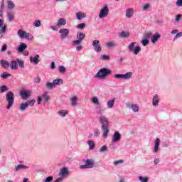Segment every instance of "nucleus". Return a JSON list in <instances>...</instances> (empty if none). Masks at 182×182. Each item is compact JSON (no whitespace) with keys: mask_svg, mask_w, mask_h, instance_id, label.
<instances>
[{"mask_svg":"<svg viewBox=\"0 0 182 182\" xmlns=\"http://www.w3.org/2000/svg\"><path fill=\"white\" fill-rule=\"evenodd\" d=\"M99 122L102 124V130L103 132L102 137L103 139H107V135L109 134V119L105 116H100L99 118Z\"/></svg>","mask_w":182,"mask_h":182,"instance_id":"nucleus-1","label":"nucleus"},{"mask_svg":"<svg viewBox=\"0 0 182 182\" xmlns=\"http://www.w3.org/2000/svg\"><path fill=\"white\" fill-rule=\"evenodd\" d=\"M112 73V70L109 69H107L106 68H103L99 70V71L95 75V77L97 79H106L107 76H109V75Z\"/></svg>","mask_w":182,"mask_h":182,"instance_id":"nucleus-2","label":"nucleus"},{"mask_svg":"<svg viewBox=\"0 0 182 182\" xmlns=\"http://www.w3.org/2000/svg\"><path fill=\"white\" fill-rule=\"evenodd\" d=\"M6 100L7 102L6 109L9 110L15 103V94H14V92L10 91L6 94Z\"/></svg>","mask_w":182,"mask_h":182,"instance_id":"nucleus-3","label":"nucleus"},{"mask_svg":"<svg viewBox=\"0 0 182 182\" xmlns=\"http://www.w3.org/2000/svg\"><path fill=\"white\" fill-rule=\"evenodd\" d=\"M137 45L136 42H132L128 46V50L130 52H133L134 55H139L141 50V48Z\"/></svg>","mask_w":182,"mask_h":182,"instance_id":"nucleus-4","label":"nucleus"},{"mask_svg":"<svg viewBox=\"0 0 182 182\" xmlns=\"http://www.w3.org/2000/svg\"><path fill=\"white\" fill-rule=\"evenodd\" d=\"M17 35L21 39H27V41H32V38H33V36L31 35V33H27L23 30H18L17 31Z\"/></svg>","mask_w":182,"mask_h":182,"instance_id":"nucleus-5","label":"nucleus"},{"mask_svg":"<svg viewBox=\"0 0 182 182\" xmlns=\"http://www.w3.org/2000/svg\"><path fill=\"white\" fill-rule=\"evenodd\" d=\"M85 164V165H81L80 166V168L81 169H85V168H93L95 166V160L93 159H87L84 161Z\"/></svg>","mask_w":182,"mask_h":182,"instance_id":"nucleus-6","label":"nucleus"},{"mask_svg":"<svg viewBox=\"0 0 182 182\" xmlns=\"http://www.w3.org/2000/svg\"><path fill=\"white\" fill-rule=\"evenodd\" d=\"M107 15H109V7L105 4L100 11L99 18L103 19V18H107Z\"/></svg>","mask_w":182,"mask_h":182,"instance_id":"nucleus-7","label":"nucleus"},{"mask_svg":"<svg viewBox=\"0 0 182 182\" xmlns=\"http://www.w3.org/2000/svg\"><path fill=\"white\" fill-rule=\"evenodd\" d=\"M92 46L94 47V50L95 52L98 53L102 52V46H100V42L99 40H95L92 41Z\"/></svg>","mask_w":182,"mask_h":182,"instance_id":"nucleus-8","label":"nucleus"},{"mask_svg":"<svg viewBox=\"0 0 182 182\" xmlns=\"http://www.w3.org/2000/svg\"><path fill=\"white\" fill-rule=\"evenodd\" d=\"M122 140V134L119 132H114L112 136V143H117V141H120Z\"/></svg>","mask_w":182,"mask_h":182,"instance_id":"nucleus-9","label":"nucleus"},{"mask_svg":"<svg viewBox=\"0 0 182 182\" xmlns=\"http://www.w3.org/2000/svg\"><path fill=\"white\" fill-rule=\"evenodd\" d=\"M20 95L23 100H28L29 96H31V91L23 90L21 91Z\"/></svg>","mask_w":182,"mask_h":182,"instance_id":"nucleus-10","label":"nucleus"},{"mask_svg":"<svg viewBox=\"0 0 182 182\" xmlns=\"http://www.w3.org/2000/svg\"><path fill=\"white\" fill-rule=\"evenodd\" d=\"M68 174H69V170H68V168L66 167L63 168L59 173V176L63 178H65L66 176H68Z\"/></svg>","mask_w":182,"mask_h":182,"instance_id":"nucleus-11","label":"nucleus"},{"mask_svg":"<svg viewBox=\"0 0 182 182\" xmlns=\"http://www.w3.org/2000/svg\"><path fill=\"white\" fill-rule=\"evenodd\" d=\"M160 38H161V35H160L159 33H156L151 36V41L152 43H154V45H155V43H157V41H159Z\"/></svg>","mask_w":182,"mask_h":182,"instance_id":"nucleus-12","label":"nucleus"},{"mask_svg":"<svg viewBox=\"0 0 182 182\" xmlns=\"http://www.w3.org/2000/svg\"><path fill=\"white\" fill-rule=\"evenodd\" d=\"M59 33H61V38H66L69 35V29L68 28H61L59 30Z\"/></svg>","mask_w":182,"mask_h":182,"instance_id":"nucleus-13","label":"nucleus"},{"mask_svg":"<svg viewBox=\"0 0 182 182\" xmlns=\"http://www.w3.org/2000/svg\"><path fill=\"white\" fill-rule=\"evenodd\" d=\"M30 62L33 65H38L39 63V55H36L34 57H30Z\"/></svg>","mask_w":182,"mask_h":182,"instance_id":"nucleus-14","label":"nucleus"},{"mask_svg":"<svg viewBox=\"0 0 182 182\" xmlns=\"http://www.w3.org/2000/svg\"><path fill=\"white\" fill-rule=\"evenodd\" d=\"M26 48H28V45H26V43H21L19 45L18 48H17V50L20 53H22V52H23V50H25V49H26Z\"/></svg>","mask_w":182,"mask_h":182,"instance_id":"nucleus-15","label":"nucleus"},{"mask_svg":"<svg viewBox=\"0 0 182 182\" xmlns=\"http://www.w3.org/2000/svg\"><path fill=\"white\" fill-rule=\"evenodd\" d=\"M119 36L122 38H127L130 36V33L127 31H122L121 33H119Z\"/></svg>","mask_w":182,"mask_h":182,"instance_id":"nucleus-16","label":"nucleus"},{"mask_svg":"<svg viewBox=\"0 0 182 182\" xmlns=\"http://www.w3.org/2000/svg\"><path fill=\"white\" fill-rule=\"evenodd\" d=\"M159 147H160V139L157 138L154 147V153H159Z\"/></svg>","mask_w":182,"mask_h":182,"instance_id":"nucleus-17","label":"nucleus"},{"mask_svg":"<svg viewBox=\"0 0 182 182\" xmlns=\"http://www.w3.org/2000/svg\"><path fill=\"white\" fill-rule=\"evenodd\" d=\"M159 102H160V98H159V95H155L152 100L153 106H159Z\"/></svg>","mask_w":182,"mask_h":182,"instance_id":"nucleus-18","label":"nucleus"},{"mask_svg":"<svg viewBox=\"0 0 182 182\" xmlns=\"http://www.w3.org/2000/svg\"><path fill=\"white\" fill-rule=\"evenodd\" d=\"M10 68L12 70H17L18 69V61L12 60L10 63Z\"/></svg>","mask_w":182,"mask_h":182,"instance_id":"nucleus-19","label":"nucleus"},{"mask_svg":"<svg viewBox=\"0 0 182 182\" xmlns=\"http://www.w3.org/2000/svg\"><path fill=\"white\" fill-rule=\"evenodd\" d=\"M0 28H1L0 31H1L2 33H5V32H6V29L8 27L6 24L4 25V20L2 19H0Z\"/></svg>","mask_w":182,"mask_h":182,"instance_id":"nucleus-20","label":"nucleus"},{"mask_svg":"<svg viewBox=\"0 0 182 182\" xmlns=\"http://www.w3.org/2000/svg\"><path fill=\"white\" fill-rule=\"evenodd\" d=\"M115 100H116V98H114V99L109 100L107 102V109H112V107H113V106H114Z\"/></svg>","mask_w":182,"mask_h":182,"instance_id":"nucleus-21","label":"nucleus"},{"mask_svg":"<svg viewBox=\"0 0 182 182\" xmlns=\"http://www.w3.org/2000/svg\"><path fill=\"white\" fill-rule=\"evenodd\" d=\"M53 83L54 85V87H56V86H59V85H63V80L60 78H57L53 81Z\"/></svg>","mask_w":182,"mask_h":182,"instance_id":"nucleus-22","label":"nucleus"},{"mask_svg":"<svg viewBox=\"0 0 182 182\" xmlns=\"http://www.w3.org/2000/svg\"><path fill=\"white\" fill-rule=\"evenodd\" d=\"M134 12V10L132 8H129L126 11V16L127 18H132L133 16V14Z\"/></svg>","mask_w":182,"mask_h":182,"instance_id":"nucleus-23","label":"nucleus"},{"mask_svg":"<svg viewBox=\"0 0 182 182\" xmlns=\"http://www.w3.org/2000/svg\"><path fill=\"white\" fill-rule=\"evenodd\" d=\"M0 63L4 69H8L11 64L5 60H1Z\"/></svg>","mask_w":182,"mask_h":182,"instance_id":"nucleus-24","label":"nucleus"},{"mask_svg":"<svg viewBox=\"0 0 182 182\" xmlns=\"http://www.w3.org/2000/svg\"><path fill=\"white\" fill-rule=\"evenodd\" d=\"M85 38H86V34L84 33L80 32L77 34V38L81 42L85 40Z\"/></svg>","mask_w":182,"mask_h":182,"instance_id":"nucleus-25","label":"nucleus"},{"mask_svg":"<svg viewBox=\"0 0 182 182\" xmlns=\"http://www.w3.org/2000/svg\"><path fill=\"white\" fill-rule=\"evenodd\" d=\"M132 75H133V73L128 72L126 74H122V77L124 80H129V79H130V77H132Z\"/></svg>","mask_w":182,"mask_h":182,"instance_id":"nucleus-26","label":"nucleus"},{"mask_svg":"<svg viewBox=\"0 0 182 182\" xmlns=\"http://www.w3.org/2000/svg\"><path fill=\"white\" fill-rule=\"evenodd\" d=\"M28 102H26V103H21L20 105V110L21 112H25V110H26V109H28Z\"/></svg>","mask_w":182,"mask_h":182,"instance_id":"nucleus-27","label":"nucleus"},{"mask_svg":"<svg viewBox=\"0 0 182 182\" xmlns=\"http://www.w3.org/2000/svg\"><path fill=\"white\" fill-rule=\"evenodd\" d=\"M66 25V20L63 18L58 19V26H63Z\"/></svg>","mask_w":182,"mask_h":182,"instance_id":"nucleus-28","label":"nucleus"},{"mask_svg":"<svg viewBox=\"0 0 182 182\" xmlns=\"http://www.w3.org/2000/svg\"><path fill=\"white\" fill-rule=\"evenodd\" d=\"M41 96L43 97V100H44V103H48V102H49V99H50V97L48 95L47 92L43 93Z\"/></svg>","mask_w":182,"mask_h":182,"instance_id":"nucleus-29","label":"nucleus"},{"mask_svg":"<svg viewBox=\"0 0 182 182\" xmlns=\"http://www.w3.org/2000/svg\"><path fill=\"white\" fill-rule=\"evenodd\" d=\"M22 168H28V166L23 165V164H19L17 166H16L14 171H19V170H22Z\"/></svg>","mask_w":182,"mask_h":182,"instance_id":"nucleus-30","label":"nucleus"},{"mask_svg":"<svg viewBox=\"0 0 182 182\" xmlns=\"http://www.w3.org/2000/svg\"><path fill=\"white\" fill-rule=\"evenodd\" d=\"M7 6L9 9H14L15 8V4L11 0H7Z\"/></svg>","mask_w":182,"mask_h":182,"instance_id":"nucleus-31","label":"nucleus"},{"mask_svg":"<svg viewBox=\"0 0 182 182\" xmlns=\"http://www.w3.org/2000/svg\"><path fill=\"white\" fill-rule=\"evenodd\" d=\"M71 106L75 107L77 105V97L74 96L71 99Z\"/></svg>","mask_w":182,"mask_h":182,"instance_id":"nucleus-32","label":"nucleus"},{"mask_svg":"<svg viewBox=\"0 0 182 182\" xmlns=\"http://www.w3.org/2000/svg\"><path fill=\"white\" fill-rule=\"evenodd\" d=\"M46 87L48 90H52V89L55 88V85H54L53 82H48L46 84Z\"/></svg>","mask_w":182,"mask_h":182,"instance_id":"nucleus-33","label":"nucleus"},{"mask_svg":"<svg viewBox=\"0 0 182 182\" xmlns=\"http://www.w3.org/2000/svg\"><path fill=\"white\" fill-rule=\"evenodd\" d=\"M7 18L9 19V22H12L14 21V18H15V14L14 13H8L7 14Z\"/></svg>","mask_w":182,"mask_h":182,"instance_id":"nucleus-34","label":"nucleus"},{"mask_svg":"<svg viewBox=\"0 0 182 182\" xmlns=\"http://www.w3.org/2000/svg\"><path fill=\"white\" fill-rule=\"evenodd\" d=\"M151 36H153V33L150 31L149 32H146L144 34V39H151Z\"/></svg>","mask_w":182,"mask_h":182,"instance_id":"nucleus-35","label":"nucleus"},{"mask_svg":"<svg viewBox=\"0 0 182 182\" xmlns=\"http://www.w3.org/2000/svg\"><path fill=\"white\" fill-rule=\"evenodd\" d=\"M9 90V87L6 85L0 86V93H4V92H8Z\"/></svg>","mask_w":182,"mask_h":182,"instance_id":"nucleus-36","label":"nucleus"},{"mask_svg":"<svg viewBox=\"0 0 182 182\" xmlns=\"http://www.w3.org/2000/svg\"><path fill=\"white\" fill-rule=\"evenodd\" d=\"M76 16L77 19H78V21H80L83 19V18H85V16L83 13H82V11H79L76 14Z\"/></svg>","mask_w":182,"mask_h":182,"instance_id":"nucleus-37","label":"nucleus"},{"mask_svg":"<svg viewBox=\"0 0 182 182\" xmlns=\"http://www.w3.org/2000/svg\"><path fill=\"white\" fill-rule=\"evenodd\" d=\"M16 60L19 68H21V69H23V68H25V63L23 62V60H21L19 58H16Z\"/></svg>","mask_w":182,"mask_h":182,"instance_id":"nucleus-38","label":"nucleus"},{"mask_svg":"<svg viewBox=\"0 0 182 182\" xmlns=\"http://www.w3.org/2000/svg\"><path fill=\"white\" fill-rule=\"evenodd\" d=\"M141 43L143 46H147V45L150 43V41L149 39L143 38L141 41Z\"/></svg>","mask_w":182,"mask_h":182,"instance_id":"nucleus-39","label":"nucleus"},{"mask_svg":"<svg viewBox=\"0 0 182 182\" xmlns=\"http://www.w3.org/2000/svg\"><path fill=\"white\" fill-rule=\"evenodd\" d=\"M11 76V74L4 72L2 74H1V79H8Z\"/></svg>","mask_w":182,"mask_h":182,"instance_id":"nucleus-40","label":"nucleus"},{"mask_svg":"<svg viewBox=\"0 0 182 182\" xmlns=\"http://www.w3.org/2000/svg\"><path fill=\"white\" fill-rule=\"evenodd\" d=\"M87 144L90 146V150H93V149H95V142L93 141L89 140Z\"/></svg>","mask_w":182,"mask_h":182,"instance_id":"nucleus-41","label":"nucleus"},{"mask_svg":"<svg viewBox=\"0 0 182 182\" xmlns=\"http://www.w3.org/2000/svg\"><path fill=\"white\" fill-rule=\"evenodd\" d=\"M131 109H132L133 112H139V105L133 104L131 105Z\"/></svg>","mask_w":182,"mask_h":182,"instance_id":"nucleus-42","label":"nucleus"},{"mask_svg":"<svg viewBox=\"0 0 182 182\" xmlns=\"http://www.w3.org/2000/svg\"><path fill=\"white\" fill-rule=\"evenodd\" d=\"M97 114H99L100 116H102V114H103L104 112H105V109H102L100 107H97Z\"/></svg>","mask_w":182,"mask_h":182,"instance_id":"nucleus-43","label":"nucleus"},{"mask_svg":"<svg viewBox=\"0 0 182 182\" xmlns=\"http://www.w3.org/2000/svg\"><path fill=\"white\" fill-rule=\"evenodd\" d=\"M58 113L61 116V117H65L66 114H68V112L65 110H60Z\"/></svg>","mask_w":182,"mask_h":182,"instance_id":"nucleus-44","label":"nucleus"},{"mask_svg":"<svg viewBox=\"0 0 182 182\" xmlns=\"http://www.w3.org/2000/svg\"><path fill=\"white\" fill-rule=\"evenodd\" d=\"M139 181L141 182H149V177L139 176Z\"/></svg>","mask_w":182,"mask_h":182,"instance_id":"nucleus-45","label":"nucleus"},{"mask_svg":"<svg viewBox=\"0 0 182 182\" xmlns=\"http://www.w3.org/2000/svg\"><path fill=\"white\" fill-rule=\"evenodd\" d=\"M36 102V101L35 100H27L26 103L27 105H28V107L31 106L32 107V106L35 105V103Z\"/></svg>","mask_w":182,"mask_h":182,"instance_id":"nucleus-46","label":"nucleus"},{"mask_svg":"<svg viewBox=\"0 0 182 182\" xmlns=\"http://www.w3.org/2000/svg\"><path fill=\"white\" fill-rule=\"evenodd\" d=\"M86 28V23H80L77 26V29H81V30H83Z\"/></svg>","mask_w":182,"mask_h":182,"instance_id":"nucleus-47","label":"nucleus"},{"mask_svg":"<svg viewBox=\"0 0 182 182\" xmlns=\"http://www.w3.org/2000/svg\"><path fill=\"white\" fill-rule=\"evenodd\" d=\"M92 102L94 105H99V98L97 97H93L92 99Z\"/></svg>","mask_w":182,"mask_h":182,"instance_id":"nucleus-48","label":"nucleus"},{"mask_svg":"<svg viewBox=\"0 0 182 182\" xmlns=\"http://www.w3.org/2000/svg\"><path fill=\"white\" fill-rule=\"evenodd\" d=\"M33 26L36 28H39V26H41V20H36V21H34Z\"/></svg>","mask_w":182,"mask_h":182,"instance_id":"nucleus-49","label":"nucleus"},{"mask_svg":"<svg viewBox=\"0 0 182 182\" xmlns=\"http://www.w3.org/2000/svg\"><path fill=\"white\" fill-rule=\"evenodd\" d=\"M65 72H66V68H65V66L60 65L59 67V73H65Z\"/></svg>","mask_w":182,"mask_h":182,"instance_id":"nucleus-50","label":"nucleus"},{"mask_svg":"<svg viewBox=\"0 0 182 182\" xmlns=\"http://www.w3.org/2000/svg\"><path fill=\"white\" fill-rule=\"evenodd\" d=\"M80 43H82V41H80V40H75L73 41V46H76L77 45H80Z\"/></svg>","mask_w":182,"mask_h":182,"instance_id":"nucleus-51","label":"nucleus"},{"mask_svg":"<svg viewBox=\"0 0 182 182\" xmlns=\"http://www.w3.org/2000/svg\"><path fill=\"white\" fill-rule=\"evenodd\" d=\"M100 153H105V151H107V146H101L100 149Z\"/></svg>","mask_w":182,"mask_h":182,"instance_id":"nucleus-52","label":"nucleus"},{"mask_svg":"<svg viewBox=\"0 0 182 182\" xmlns=\"http://www.w3.org/2000/svg\"><path fill=\"white\" fill-rule=\"evenodd\" d=\"M181 36H182V32L176 33V35L175 36V37L173 38V41H177V39H178V38H181Z\"/></svg>","mask_w":182,"mask_h":182,"instance_id":"nucleus-53","label":"nucleus"},{"mask_svg":"<svg viewBox=\"0 0 182 182\" xmlns=\"http://www.w3.org/2000/svg\"><path fill=\"white\" fill-rule=\"evenodd\" d=\"M101 59L102 60H109V59H110V56L107 55H102L101 56Z\"/></svg>","mask_w":182,"mask_h":182,"instance_id":"nucleus-54","label":"nucleus"},{"mask_svg":"<svg viewBox=\"0 0 182 182\" xmlns=\"http://www.w3.org/2000/svg\"><path fill=\"white\" fill-rule=\"evenodd\" d=\"M182 19V16L181 14H178L176 16V22H180Z\"/></svg>","mask_w":182,"mask_h":182,"instance_id":"nucleus-55","label":"nucleus"},{"mask_svg":"<svg viewBox=\"0 0 182 182\" xmlns=\"http://www.w3.org/2000/svg\"><path fill=\"white\" fill-rule=\"evenodd\" d=\"M114 78L115 79H123V74H115Z\"/></svg>","mask_w":182,"mask_h":182,"instance_id":"nucleus-56","label":"nucleus"},{"mask_svg":"<svg viewBox=\"0 0 182 182\" xmlns=\"http://www.w3.org/2000/svg\"><path fill=\"white\" fill-rule=\"evenodd\" d=\"M7 49H8V45L4 44L1 49V52H5Z\"/></svg>","mask_w":182,"mask_h":182,"instance_id":"nucleus-57","label":"nucleus"},{"mask_svg":"<svg viewBox=\"0 0 182 182\" xmlns=\"http://www.w3.org/2000/svg\"><path fill=\"white\" fill-rule=\"evenodd\" d=\"M109 149H111V150H114L115 149H117L116 144H114L113 142H112V144H109Z\"/></svg>","mask_w":182,"mask_h":182,"instance_id":"nucleus-58","label":"nucleus"},{"mask_svg":"<svg viewBox=\"0 0 182 182\" xmlns=\"http://www.w3.org/2000/svg\"><path fill=\"white\" fill-rule=\"evenodd\" d=\"M53 180V176H48L47 177L44 182H51Z\"/></svg>","mask_w":182,"mask_h":182,"instance_id":"nucleus-59","label":"nucleus"},{"mask_svg":"<svg viewBox=\"0 0 182 182\" xmlns=\"http://www.w3.org/2000/svg\"><path fill=\"white\" fill-rule=\"evenodd\" d=\"M4 1H3L1 3V6H0V14H2V12H4Z\"/></svg>","mask_w":182,"mask_h":182,"instance_id":"nucleus-60","label":"nucleus"},{"mask_svg":"<svg viewBox=\"0 0 182 182\" xmlns=\"http://www.w3.org/2000/svg\"><path fill=\"white\" fill-rule=\"evenodd\" d=\"M149 8H150V4H146L144 5V6H143V10H144V11H147V9H148Z\"/></svg>","mask_w":182,"mask_h":182,"instance_id":"nucleus-61","label":"nucleus"},{"mask_svg":"<svg viewBox=\"0 0 182 182\" xmlns=\"http://www.w3.org/2000/svg\"><path fill=\"white\" fill-rule=\"evenodd\" d=\"M94 133H95V136L96 137H97V136H99V134H100V132L99 131L98 129H95Z\"/></svg>","mask_w":182,"mask_h":182,"instance_id":"nucleus-62","label":"nucleus"},{"mask_svg":"<svg viewBox=\"0 0 182 182\" xmlns=\"http://www.w3.org/2000/svg\"><path fill=\"white\" fill-rule=\"evenodd\" d=\"M176 5V6H182V0H177Z\"/></svg>","mask_w":182,"mask_h":182,"instance_id":"nucleus-63","label":"nucleus"},{"mask_svg":"<svg viewBox=\"0 0 182 182\" xmlns=\"http://www.w3.org/2000/svg\"><path fill=\"white\" fill-rule=\"evenodd\" d=\"M123 163V160H119L114 162V166H118V164H122Z\"/></svg>","mask_w":182,"mask_h":182,"instance_id":"nucleus-64","label":"nucleus"}]
</instances>
